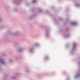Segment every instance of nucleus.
Wrapping results in <instances>:
<instances>
[{
  "instance_id": "3",
  "label": "nucleus",
  "mask_w": 80,
  "mask_h": 80,
  "mask_svg": "<svg viewBox=\"0 0 80 80\" xmlns=\"http://www.w3.org/2000/svg\"><path fill=\"white\" fill-rule=\"evenodd\" d=\"M79 5H77V7H78V6H79Z\"/></svg>"
},
{
  "instance_id": "2",
  "label": "nucleus",
  "mask_w": 80,
  "mask_h": 80,
  "mask_svg": "<svg viewBox=\"0 0 80 80\" xmlns=\"http://www.w3.org/2000/svg\"><path fill=\"white\" fill-rule=\"evenodd\" d=\"M73 25H77V23L74 22L73 23Z\"/></svg>"
},
{
  "instance_id": "1",
  "label": "nucleus",
  "mask_w": 80,
  "mask_h": 80,
  "mask_svg": "<svg viewBox=\"0 0 80 80\" xmlns=\"http://www.w3.org/2000/svg\"><path fill=\"white\" fill-rule=\"evenodd\" d=\"M35 2H36V0H33L32 1V2L34 3H35Z\"/></svg>"
}]
</instances>
